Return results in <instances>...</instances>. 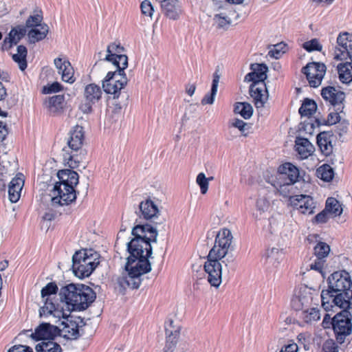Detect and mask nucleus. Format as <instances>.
<instances>
[{
    "mask_svg": "<svg viewBox=\"0 0 352 352\" xmlns=\"http://www.w3.org/2000/svg\"><path fill=\"white\" fill-rule=\"evenodd\" d=\"M129 256L125 264V272L118 278V284L124 290L138 289L141 276L151 270L148 258L152 254L151 243H127Z\"/></svg>",
    "mask_w": 352,
    "mask_h": 352,
    "instance_id": "obj_1",
    "label": "nucleus"
},
{
    "mask_svg": "<svg viewBox=\"0 0 352 352\" xmlns=\"http://www.w3.org/2000/svg\"><path fill=\"white\" fill-rule=\"evenodd\" d=\"M327 289L321 292L322 306L326 311L352 308V281L349 274L343 270L335 272L327 279Z\"/></svg>",
    "mask_w": 352,
    "mask_h": 352,
    "instance_id": "obj_2",
    "label": "nucleus"
},
{
    "mask_svg": "<svg viewBox=\"0 0 352 352\" xmlns=\"http://www.w3.org/2000/svg\"><path fill=\"white\" fill-rule=\"evenodd\" d=\"M59 179L50 190L52 204L56 206H67L76 199L75 186L78 184V173L71 169L60 170L57 173Z\"/></svg>",
    "mask_w": 352,
    "mask_h": 352,
    "instance_id": "obj_3",
    "label": "nucleus"
},
{
    "mask_svg": "<svg viewBox=\"0 0 352 352\" xmlns=\"http://www.w3.org/2000/svg\"><path fill=\"white\" fill-rule=\"evenodd\" d=\"M59 296L62 301L65 302L67 309L72 311H82L89 307L96 299V294L89 286L82 284H69L62 287Z\"/></svg>",
    "mask_w": 352,
    "mask_h": 352,
    "instance_id": "obj_4",
    "label": "nucleus"
},
{
    "mask_svg": "<svg viewBox=\"0 0 352 352\" xmlns=\"http://www.w3.org/2000/svg\"><path fill=\"white\" fill-rule=\"evenodd\" d=\"M69 312L65 310L63 307H60L58 305H56L47 298L45 304L39 309L40 317H50L53 323H56L60 318H63L61 324L63 327L60 329V334L65 338L69 340H76L79 336L78 321L73 320L69 317Z\"/></svg>",
    "mask_w": 352,
    "mask_h": 352,
    "instance_id": "obj_5",
    "label": "nucleus"
},
{
    "mask_svg": "<svg viewBox=\"0 0 352 352\" xmlns=\"http://www.w3.org/2000/svg\"><path fill=\"white\" fill-rule=\"evenodd\" d=\"M342 309L333 318L331 322L336 341L340 344L345 342L346 338L352 331V315L348 311L349 309Z\"/></svg>",
    "mask_w": 352,
    "mask_h": 352,
    "instance_id": "obj_6",
    "label": "nucleus"
},
{
    "mask_svg": "<svg viewBox=\"0 0 352 352\" xmlns=\"http://www.w3.org/2000/svg\"><path fill=\"white\" fill-rule=\"evenodd\" d=\"M166 341L163 352H195L192 345L187 342H181L177 346L180 335V327L175 326L173 321L170 320L166 326Z\"/></svg>",
    "mask_w": 352,
    "mask_h": 352,
    "instance_id": "obj_7",
    "label": "nucleus"
},
{
    "mask_svg": "<svg viewBox=\"0 0 352 352\" xmlns=\"http://www.w3.org/2000/svg\"><path fill=\"white\" fill-rule=\"evenodd\" d=\"M91 254H88L87 250L76 252L72 257V269L74 274L83 278L88 277L94 270L96 265Z\"/></svg>",
    "mask_w": 352,
    "mask_h": 352,
    "instance_id": "obj_8",
    "label": "nucleus"
},
{
    "mask_svg": "<svg viewBox=\"0 0 352 352\" xmlns=\"http://www.w3.org/2000/svg\"><path fill=\"white\" fill-rule=\"evenodd\" d=\"M127 78L124 70L117 69L115 72H109L102 81L104 91L108 94L113 95V98H118L122 89L127 84Z\"/></svg>",
    "mask_w": 352,
    "mask_h": 352,
    "instance_id": "obj_9",
    "label": "nucleus"
},
{
    "mask_svg": "<svg viewBox=\"0 0 352 352\" xmlns=\"http://www.w3.org/2000/svg\"><path fill=\"white\" fill-rule=\"evenodd\" d=\"M333 59L352 61V34L344 32L338 34L333 49Z\"/></svg>",
    "mask_w": 352,
    "mask_h": 352,
    "instance_id": "obj_10",
    "label": "nucleus"
},
{
    "mask_svg": "<svg viewBox=\"0 0 352 352\" xmlns=\"http://www.w3.org/2000/svg\"><path fill=\"white\" fill-rule=\"evenodd\" d=\"M327 67L324 63L312 62L303 67L302 72L306 76L311 87H318L321 85Z\"/></svg>",
    "mask_w": 352,
    "mask_h": 352,
    "instance_id": "obj_11",
    "label": "nucleus"
},
{
    "mask_svg": "<svg viewBox=\"0 0 352 352\" xmlns=\"http://www.w3.org/2000/svg\"><path fill=\"white\" fill-rule=\"evenodd\" d=\"M124 49L120 44L113 43L107 46V53L104 60L111 62L120 72L124 70L128 67V57L122 54Z\"/></svg>",
    "mask_w": 352,
    "mask_h": 352,
    "instance_id": "obj_12",
    "label": "nucleus"
},
{
    "mask_svg": "<svg viewBox=\"0 0 352 352\" xmlns=\"http://www.w3.org/2000/svg\"><path fill=\"white\" fill-rule=\"evenodd\" d=\"M131 234L134 236L129 242H137L141 239L142 242H156L157 230V228L150 225H138L133 228Z\"/></svg>",
    "mask_w": 352,
    "mask_h": 352,
    "instance_id": "obj_13",
    "label": "nucleus"
},
{
    "mask_svg": "<svg viewBox=\"0 0 352 352\" xmlns=\"http://www.w3.org/2000/svg\"><path fill=\"white\" fill-rule=\"evenodd\" d=\"M43 318L48 319L49 321L43 322L38 326L31 336L36 340H54L56 336L60 334V329L56 325L51 324L52 322L50 320H52V318Z\"/></svg>",
    "mask_w": 352,
    "mask_h": 352,
    "instance_id": "obj_14",
    "label": "nucleus"
},
{
    "mask_svg": "<svg viewBox=\"0 0 352 352\" xmlns=\"http://www.w3.org/2000/svg\"><path fill=\"white\" fill-rule=\"evenodd\" d=\"M102 94V91L98 85L94 83L87 85L84 91L85 102L80 105L81 111L85 113H90L92 105L100 100Z\"/></svg>",
    "mask_w": 352,
    "mask_h": 352,
    "instance_id": "obj_15",
    "label": "nucleus"
},
{
    "mask_svg": "<svg viewBox=\"0 0 352 352\" xmlns=\"http://www.w3.org/2000/svg\"><path fill=\"white\" fill-rule=\"evenodd\" d=\"M204 271L208 274V281L211 286L218 288L222 281V266L218 261L207 259L204 265Z\"/></svg>",
    "mask_w": 352,
    "mask_h": 352,
    "instance_id": "obj_16",
    "label": "nucleus"
},
{
    "mask_svg": "<svg viewBox=\"0 0 352 352\" xmlns=\"http://www.w3.org/2000/svg\"><path fill=\"white\" fill-rule=\"evenodd\" d=\"M321 96L325 101L329 102L336 108V111L342 112L344 108L343 101L345 98L343 91L336 89L334 87L327 86L321 90Z\"/></svg>",
    "mask_w": 352,
    "mask_h": 352,
    "instance_id": "obj_17",
    "label": "nucleus"
},
{
    "mask_svg": "<svg viewBox=\"0 0 352 352\" xmlns=\"http://www.w3.org/2000/svg\"><path fill=\"white\" fill-rule=\"evenodd\" d=\"M290 205L302 214H311L314 212L315 203L309 195H297L291 197Z\"/></svg>",
    "mask_w": 352,
    "mask_h": 352,
    "instance_id": "obj_18",
    "label": "nucleus"
},
{
    "mask_svg": "<svg viewBox=\"0 0 352 352\" xmlns=\"http://www.w3.org/2000/svg\"><path fill=\"white\" fill-rule=\"evenodd\" d=\"M250 94L257 109L263 108L268 99V93L264 82L252 84L250 87Z\"/></svg>",
    "mask_w": 352,
    "mask_h": 352,
    "instance_id": "obj_19",
    "label": "nucleus"
},
{
    "mask_svg": "<svg viewBox=\"0 0 352 352\" xmlns=\"http://www.w3.org/2000/svg\"><path fill=\"white\" fill-rule=\"evenodd\" d=\"M54 63L58 70V73L61 75L63 81L70 84L75 81L74 69L70 62L66 58H56L54 60Z\"/></svg>",
    "mask_w": 352,
    "mask_h": 352,
    "instance_id": "obj_20",
    "label": "nucleus"
},
{
    "mask_svg": "<svg viewBox=\"0 0 352 352\" xmlns=\"http://www.w3.org/2000/svg\"><path fill=\"white\" fill-rule=\"evenodd\" d=\"M312 300L311 294L305 287H300L295 291L291 300V305L294 309L300 311L308 306Z\"/></svg>",
    "mask_w": 352,
    "mask_h": 352,
    "instance_id": "obj_21",
    "label": "nucleus"
},
{
    "mask_svg": "<svg viewBox=\"0 0 352 352\" xmlns=\"http://www.w3.org/2000/svg\"><path fill=\"white\" fill-rule=\"evenodd\" d=\"M164 14L171 20H178L183 12L179 0H159Z\"/></svg>",
    "mask_w": 352,
    "mask_h": 352,
    "instance_id": "obj_22",
    "label": "nucleus"
},
{
    "mask_svg": "<svg viewBox=\"0 0 352 352\" xmlns=\"http://www.w3.org/2000/svg\"><path fill=\"white\" fill-rule=\"evenodd\" d=\"M300 173L298 168L291 163H285L278 168V180L294 184L299 181Z\"/></svg>",
    "mask_w": 352,
    "mask_h": 352,
    "instance_id": "obj_23",
    "label": "nucleus"
},
{
    "mask_svg": "<svg viewBox=\"0 0 352 352\" xmlns=\"http://www.w3.org/2000/svg\"><path fill=\"white\" fill-rule=\"evenodd\" d=\"M251 72L245 76V81L252 82V84L264 82L267 78V66L264 63H252L250 65Z\"/></svg>",
    "mask_w": 352,
    "mask_h": 352,
    "instance_id": "obj_24",
    "label": "nucleus"
},
{
    "mask_svg": "<svg viewBox=\"0 0 352 352\" xmlns=\"http://www.w3.org/2000/svg\"><path fill=\"white\" fill-rule=\"evenodd\" d=\"M27 34L26 27L24 25H16L12 28L6 36L2 44V50H9L14 45H16Z\"/></svg>",
    "mask_w": 352,
    "mask_h": 352,
    "instance_id": "obj_25",
    "label": "nucleus"
},
{
    "mask_svg": "<svg viewBox=\"0 0 352 352\" xmlns=\"http://www.w3.org/2000/svg\"><path fill=\"white\" fill-rule=\"evenodd\" d=\"M284 255L283 249L276 243L274 246H270L263 254L265 264L268 267H277L282 261Z\"/></svg>",
    "mask_w": 352,
    "mask_h": 352,
    "instance_id": "obj_26",
    "label": "nucleus"
},
{
    "mask_svg": "<svg viewBox=\"0 0 352 352\" xmlns=\"http://www.w3.org/2000/svg\"><path fill=\"white\" fill-rule=\"evenodd\" d=\"M24 182V175L21 173H17L10 182L8 185V197L11 202L16 203L20 199Z\"/></svg>",
    "mask_w": 352,
    "mask_h": 352,
    "instance_id": "obj_27",
    "label": "nucleus"
},
{
    "mask_svg": "<svg viewBox=\"0 0 352 352\" xmlns=\"http://www.w3.org/2000/svg\"><path fill=\"white\" fill-rule=\"evenodd\" d=\"M334 139L331 131L320 132L317 135V144L322 153L326 156L330 155L333 152V140Z\"/></svg>",
    "mask_w": 352,
    "mask_h": 352,
    "instance_id": "obj_28",
    "label": "nucleus"
},
{
    "mask_svg": "<svg viewBox=\"0 0 352 352\" xmlns=\"http://www.w3.org/2000/svg\"><path fill=\"white\" fill-rule=\"evenodd\" d=\"M84 132L82 126L76 125L69 133L67 144L69 148L74 151L79 150L83 143Z\"/></svg>",
    "mask_w": 352,
    "mask_h": 352,
    "instance_id": "obj_29",
    "label": "nucleus"
},
{
    "mask_svg": "<svg viewBox=\"0 0 352 352\" xmlns=\"http://www.w3.org/2000/svg\"><path fill=\"white\" fill-rule=\"evenodd\" d=\"M296 151L301 159H307L315 151L314 145L308 139L297 137L295 140Z\"/></svg>",
    "mask_w": 352,
    "mask_h": 352,
    "instance_id": "obj_30",
    "label": "nucleus"
},
{
    "mask_svg": "<svg viewBox=\"0 0 352 352\" xmlns=\"http://www.w3.org/2000/svg\"><path fill=\"white\" fill-rule=\"evenodd\" d=\"M140 210L142 216L146 220L157 217L159 210L157 206L150 199H146L140 204Z\"/></svg>",
    "mask_w": 352,
    "mask_h": 352,
    "instance_id": "obj_31",
    "label": "nucleus"
},
{
    "mask_svg": "<svg viewBox=\"0 0 352 352\" xmlns=\"http://www.w3.org/2000/svg\"><path fill=\"white\" fill-rule=\"evenodd\" d=\"M337 71L340 80L344 84L352 82V61L339 63Z\"/></svg>",
    "mask_w": 352,
    "mask_h": 352,
    "instance_id": "obj_32",
    "label": "nucleus"
},
{
    "mask_svg": "<svg viewBox=\"0 0 352 352\" xmlns=\"http://www.w3.org/2000/svg\"><path fill=\"white\" fill-rule=\"evenodd\" d=\"M49 28L47 25H38V27L31 28L28 32L29 41L31 43H35L44 39L48 33Z\"/></svg>",
    "mask_w": 352,
    "mask_h": 352,
    "instance_id": "obj_33",
    "label": "nucleus"
},
{
    "mask_svg": "<svg viewBox=\"0 0 352 352\" xmlns=\"http://www.w3.org/2000/svg\"><path fill=\"white\" fill-rule=\"evenodd\" d=\"M230 245V243H214L209 252L207 259L219 261L227 254Z\"/></svg>",
    "mask_w": 352,
    "mask_h": 352,
    "instance_id": "obj_34",
    "label": "nucleus"
},
{
    "mask_svg": "<svg viewBox=\"0 0 352 352\" xmlns=\"http://www.w3.org/2000/svg\"><path fill=\"white\" fill-rule=\"evenodd\" d=\"M299 318L307 324H312L320 319V310L316 308L301 309Z\"/></svg>",
    "mask_w": 352,
    "mask_h": 352,
    "instance_id": "obj_35",
    "label": "nucleus"
},
{
    "mask_svg": "<svg viewBox=\"0 0 352 352\" xmlns=\"http://www.w3.org/2000/svg\"><path fill=\"white\" fill-rule=\"evenodd\" d=\"M220 75L216 71L213 74V79L212 82V87L210 94H207L201 100L202 104H212L214 100L215 96L217 93L218 85L219 82Z\"/></svg>",
    "mask_w": 352,
    "mask_h": 352,
    "instance_id": "obj_36",
    "label": "nucleus"
},
{
    "mask_svg": "<svg viewBox=\"0 0 352 352\" xmlns=\"http://www.w3.org/2000/svg\"><path fill=\"white\" fill-rule=\"evenodd\" d=\"M27 48L24 45H19L17 47V53L12 55V59L14 62L18 63L19 67L21 71H23L27 67Z\"/></svg>",
    "mask_w": 352,
    "mask_h": 352,
    "instance_id": "obj_37",
    "label": "nucleus"
},
{
    "mask_svg": "<svg viewBox=\"0 0 352 352\" xmlns=\"http://www.w3.org/2000/svg\"><path fill=\"white\" fill-rule=\"evenodd\" d=\"M234 111L239 114L244 119H249L253 113V109L250 104L248 102H236L234 106Z\"/></svg>",
    "mask_w": 352,
    "mask_h": 352,
    "instance_id": "obj_38",
    "label": "nucleus"
},
{
    "mask_svg": "<svg viewBox=\"0 0 352 352\" xmlns=\"http://www.w3.org/2000/svg\"><path fill=\"white\" fill-rule=\"evenodd\" d=\"M293 184H290L287 181L278 180L273 184V186L276 189L277 192L284 197H289V201H290V197H292L291 194L292 193V185Z\"/></svg>",
    "mask_w": 352,
    "mask_h": 352,
    "instance_id": "obj_39",
    "label": "nucleus"
},
{
    "mask_svg": "<svg viewBox=\"0 0 352 352\" xmlns=\"http://www.w3.org/2000/svg\"><path fill=\"white\" fill-rule=\"evenodd\" d=\"M36 352H63L60 344L52 341L42 342L36 346Z\"/></svg>",
    "mask_w": 352,
    "mask_h": 352,
    "instance_id": "obj_40",
    "label": "nucleus"
},
{
    "mask_svg": "<svg viewBox=\"0 0 352 352\" xmlns=\"http://www.w3.org/2000/svg\"><path fill=\"white\" fill-rule=\"evenodd\" d=\"M317 105L314 100L305 99L300 107L298 111L301 116L309 117L312 116L316 111Z\"/></svg>",
    "mask_w": 352,
    "mask_h": 352,
    "instance_id": "obj_41",
    "label": "nucleus"
},
{
    "mask_svg": "<svg viewBox=\"0 0 352 352\" xmlns=\"http://www.w3.org/2000/svg\"><path fill=\"white\" fill-rule=\"evenodd\" d=\"M271 193L260 195L256 200V208L257 211L262 214L267 212L270 206Z\"/></svg>",
    "mask_w": 352,
    "mask_h": 352,
    "instance_id": "obj_42",
    "label": "nucleus"
},
{
    "mask_svg": "<svg viewBox=\"0 0 352 352\" xmlns=\"http://www.w3.org/2000/svg\"><path fill=\"white\" fill-rule=\"evenodd\" d=\"M325 208L331 215L339 216L342 212V208L338 200L329 197L326 201Z\"/></svg>",
    "mask_w": 352,
    "mask_h": 352,
    "instance_id": "obj_43",
    "label": "nucleus"
},
{
    "mask_svg": "<svg viewBox=\"0 0 352 352\" xmlns=\"http://www.w3.org/2000/svg\"><path fill=\"white\" fill-rule=\"evenodd\" d=\"M64 96L63 95H56L49 98L45 101V104L47 107L56 111L59 108H61L62 104L64 102Z\"/></svg>",
    "mask_w": 352,
    "mask_h": 352,
    "instance_id": "obj_44",
    "label": "nucleus"
},
{
    "mask_svg": "<svg viewBox=\"0 0 352 352\" xmlns=\"http://www.w3.org/2000/svg\"><path fill=\"white\" fill-rule=\"evenodd\" d=\"M314 250L315 256L320 261L326 258L330 252V247L328 243H316Z\"/></svg>",
    "mask_w": 352,
    "mask_h": 352,
    "instance_id": "obj_45",
    "label": "nucleus"
},
{
    "mask_svg": "<svg viewBox=\"0 0 352 352\" xmlns=\"http://www.w3.org/2000/svg\"><path fill=\"white\" fill-rule=\"evenodd\" d=\"M318 174L320 175L321 179L329 182L333 179L334 172L333 168L328 164H324L317 170Z\"/></svg>",
    "mask_w": 352,
    "mask_h": 352,
    "instance_id": "obj_46",
    "label": "nucleus"
},
{
    "mask_svg": "<svg viewBox=\"0 0 352 352\" xmlns=\"http://www.w3.org/2000/svg\"><path fill=\"white\" fill-rule=\"evenodd\" d=\"M302 47L308 52L314 51L321 52L322 50V45L317 38H312L310 41L305 42L302 43Z\"/></svg>",
    "mask_w": 352,
    "mask_h": 352,
    "instance_id": "obj_47",
    "label": "nucleus"
},
{
    "mask_svg": "<svg viewBox=\"0 0 352 352\" xmlns=\"http://www.w3.org/2000/svg\"><path fill=\"white\" fill-rule=\"evenodd\" d=\"M286 45L284 43H278L274 45L268 52L267 55L271 58L278 59L285 52Z\"/></svg>",
    "mask_w": 352,
    "mask_h": 352,
    "instance_id": "obj_48",
    "label": "nucleus"
},
{
    "mask_svg": "<svg viewBox=\"0 0 352 352\" xmlns=\"http://www.w3.org/2000/svg\"><path fill=\"white\" fill-rule=\"evenodd\" d=\"M213 20L219 28H224L231 23L230 19L223 13L214 14Z\"/></svg>",
    "mask_w": 352,
    "mask_h": 352,
    "instance_id": "obj_49",
    "label": "nucleus"
},
{
    "mask_svg": "<svg viewBox=\"0 0 352 352\" xmlns=\"http://www.w3.org/2000/svg\"><path fill=\"white\" fill-rule=\"evenodd\" d=\"M233 236L230 230L222 228L217 232V241L215 242H231Z\"/></svg>",
    "mask_w": 352,
    "mask_h": 352,
    "instance_id": "obj_50",
    "label": "nucleus"
},
{
    "mask_svg": "<svg viewBox=\"0 0 352 352\" xmlns=\"http://www.w3.org/2000/svg\"><path fill=\"white\" fill-rule=\"evenodd\" d=\"M196 182L200 187L201 194L204 195L208 190V180L204 173H199L196 178Z\"/></svg>",
    "mask_w": 352,
    "mask_h": 352,
    "instance_id": "obj_51",
    "label": "nucleus"
},
{
    "mask_svg": "<svg viewBox=\"0 0 352 352\" xmlns=\"http://www.w3.org/2000/svg\"><path fill=\"white\" fill-rule=\"evenodd\" d=\"M58 292L57 285L54 282L49 283L41 289V296L43 298L48 297L52 294H55Z\"/></svg>",
    "mask_w": 352,
    "mask_h": 352,
    "instance_id": "obj_52",
    "label": "nucleus"
},
{
    "mask_svg": "<svg viewBox=\"0 0 352 352\" xmlns=\"http://www.w3.org/2000/svg\"><path fill=\"white\" fill-rule=\"evenodd\" d=\"M43 18L39 14L30 16L26 21L25 27L32 28L34 27H38V25H43L41 23Z\"/></svg>",
    "mask_w": 352,
    "mask_h": 352,
    "instance_id": "obj_53",
    "label": "nucleus"
},
{
    "mask_svg": "<svg viewBox=\"0 0 352 352\" xmlns=\"http://www.w3.org/2000/svg\"><path fill=\"white\" fill-rule=\"evenodd\" d=\"M322 352H339V347L334 340L329 339L324 342Z\"/></svg>",
    "mask_w": 352,
    "mask_h": 352,
    "instance_id": "obj_54",
    "label": "nucleus"
},
{
    "mask_svg": "<svg viewBox=\"0 0 352 352\" xmlns=\"http://www.w3.org/2000/svg\"><path fill=\"white\" fill-rule=\"evenodd\" d=\"M63 86L58 82H54L52 84H49L44 86L43 88V93L45 94H49L52 93H56L61 91Z\"/></svg>",
    "mask_w": 352,
    "mask_h": 352,
    "instance_id": "obj_55",
    "label": "nucleus"
},
{
    "mask_svg": "<svg viewBox=\"0 0 352 352\" xmlns=\"http://www.w3.org/2000/svg\"><path fill=\"white\" fill-rule=\"evenodd\" d=\"M142 13L150 17H152L154 12V9L151 3L148 0H144L140 5Z\"/></svg>",
    "mask_w": 352,
    "mask_h": 352,
    "instance_id": "obj_56",
    "label": "nucleus"
},
{
    "mask_svg": "<svg viewBox=\"0 0 352 352\" xmlns=\"http://www.w3.org/2000/svg\"><path fill=\"white\" fill-rule=\"evenodd\" d=\"M64 161L71 168H76L79 166L78 157L73 154L64 155Z\"/></svg>",
    "mask_w": 352,
    "mask_h": 352,
    "instance_id": "obj_57",
    "label": "nucleus"
},
{
    "mask_svg": "<svg viewBox=\"0 0 352 352\" xmlns=\"http://www.w3.org/2000/svg\"><path fill=\"white\" fill-rule=\"evenodd\" d=\"M331 214L328 212L326 208H324L322 212L318 213L315 217V222L318 223H326L328 219L330 218Z\"/></svg>",
    "mask_w": 352,
    "mask_h": 352,
    "instance_id": "obj_58",
    "label": "nucleus"
},
{
    "mask_svg": "<svg viewBox=\"0 0 352 352\" xmlns=\"http://www.w3.org/2000/svg\"><path fill=\"white\" fill-rule=\"evenodd\" d=\"M338 111H336V113H330L328 116L327 120L326 121L323 120L321 123L329 125L336 124L340 120V116Z\"/></svg>",
    "mask_w": 352,
    "mask_h": 352,
    "instance_id": "obj_59",
    "label": "nucleus"
},
{
    "mask_svg": "<svg viewBox=\"0 0 352 352\" xmlns=\"http://www.w3.org/2000/svg\"><path fill=\"white\" fill-rule=\"evenodd\" d=\"M232 125L234 127L237 128L241 132L243 133L246 130V126L248 124L244 121L238 118H235L233 120Z\"/></svg>",
    "mask_w": 352,
    "mask_h": 352,
    "instance_id": "obj_60",
    "label": "nucleus"
},
{
    "mask_svg": "<svg viewBox=\"0 0 352 352\" xmlns=\"http://www.w3.org/2000/svg\"><path fill=\"white\" fill-rule=\"evenodd\" d=\"M8 352H33L32 348L23 345H15Z\"/></svg>",
    "mask_w": 352,
    "mask_h": 352,
    "instance_id": "obj_61",
    "label": "nucleus"
},
{
    "mask_svg": "<svg viewBox=\"0 0 352 352\" xmlns=\"http://www.w3.org/2000/svg\"><path fill=\"white\" fill-rule=\"evenodd\" d=\"M298 350V346L297 344L295 342H292L283 346L280 352H297Z\"/></svg>",
    "mask_w": 352,
    "mask_h": 352,
    "instance_id": "obj_62",
    "label": "nucleus"
},
{
    "mask_svg": "<svg viewBox=\"0 0 352 352\" xmlns=\"http://www.w3.org/2000/svg\"><path fill=\"white\" fill-rule=\"evenodd\" d=\"M8 133V132L6 124L2 122H0V143L6 139Z\"/></svg>",
    "mask_w": 352,
    "mask_h": 352,
    "instance_id": "obj_63",
    "label": "nucleus"
},
{
    "mask_svg": "<svg viewBox=\"0 0 352 352\" xmlns=\"http://www.w3.org/2000/svg\"><path fill=\"white\" fill-rule=\"evenodd\" d=\"M348 124L346 122H342L337 126L338 132L340 135H342L344 133H346L347 131Z\"/></svg>",
    "mask_w": 352,
    "mask_h": 352,
    "instance_id": "obj_64",
    "label": "nucleus"
}]
</instances>
